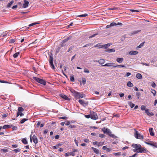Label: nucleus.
Masks as SVG:
<instances>
[{"label": "nucleus", "instance_id": "1", "mask_svg": "<svg viewBox=\"0 0 157 157\" xmlns=\"http://www.w3.org/2000/svg\"><path fill=\"white\" fill-rule=\"evenodd\" d=\"M49 63L51 67L53 69H55V67L53 63V55L52 53L49 54Z\"/></svg>", "mask_w": 157, "mask_h": 157}, {"label": "nucleus", "instance_id": "11", "mask_svg": "<svg viewBox=\"0 0 157 157\" xmlns=\"http://www.w3.org/2000/svg\"><path fill=\"white\" fill-rule=\"evenodd\" d=\"M24 3L23 4L22 7L23 8H26L28 7L29 2L28 1H27L26 0H24Z\"/></svg>", "mask_w": 157, "mask_h": 157}, {"label": "nucleus", "instance_id": "46", "mask_svg": "<svg viewBox=\"0 0 157 157\" xmlns=\"http://www.w3.org/2000/svg\"><path fill=\"white\" fill-rule=\"evenodd\" d=\"M145 42H143V43H141L139 46H138V48H140L143 47L144 45V43Z\"/></svg>", "mask_w": 157, "mask_h": 157}, {"label": "nucleus", "instance_id": "51", "mask_svg": "<svg viewBox=\"0 0 157 157\" xmlns=\"http://www.w3.org/2000/svg\"><path fill=\"white\" fill-rule=\"evenodd\" d=\"M113 154L114 155H121V153L120 152L115 153H114Z\"/></svg>", "mask_w": 157, "mask_h": 157}, {"label": "nucleus", "instance_id": "10", "mask_svg": "<svg viewBox=\"0 0 157 157\" xmlns=\"http://www.w3.org/2000/svg\"><path fill=\"white\" fill-rule=\"evenodd\" d=\"M115 64L114 63H107L105 64L102 65V66H106L108 67H117L116 66H114V65Z\"/></svg>", "mask_w": 157, "mask_h": 157}, {"label": "nucleus", "instance_id": "61", "mask_svg": "<svg viewBox=\"0 0 157 157\" xmlns=\"http://www.w3.org/2000/svg\"><path fill=\"white\" fill-rule=\"evenodd\" d=\"M141 64L143 65H146V66H149V64L148 63H141Z\"/></svg>", "mask_w": 157, "mask_h": 157}, {"label": "nucleus", "instance_id": "2", "mask_svg": "<svg viewBox=\"0 0 157 157\" xmlns=\"http://www.w3.org/2000/svg\"><path fill=\"white\" fill-rule=\"evenodd\" d=\"M102 130L104 133H107L110 136L112 137H113L114 136L113 134H111L110 130L107 128H105V127L103 128L102 129Z\"/></svg>", "mask_w": 157, "mask_h": 157}, {"label": "nucleus", "instance_id": "49", "mask_svg": "<svg viewBox=\"0 0 157 157\" xmlns=\"http://www.w3.org/2000/svg\"><path fill=\"white\" fill-rule=\"evenodd\" d=\"M88 15L87 14H84L78 16L79 17H86Z\"/></svg>", "mask_w": 157, "mask_h": 157}, {"label": "nucleus", "instance_id": "43", "mask_svg": "<svg viewBox=\"0 0 157 157\" xmlns=\"http://www.w3.org/2000/svg\"><path fill=\"white\" fill-rule=\"evenodd\" d=\"M86 80L85 78L82 79V83L83 85H84L86 83Z\"/></svg>", "mask_w": 157, "mask_h": 157}, {"label": "nucleus", "instance_id": "47", "mask_svg": "<svg viewBox=\"0 0 157 157\" xmlns=\"http://www.w3.org/2000/svg\"><path fill=\"white\" fill-rule=\"evenodd\" d=\"M84 72L85 73H89L90 71L87 69L85 68L84 70Z\"/></svg>", "mask_w": 157, "mask_h": 157}, {"label": "nucleus", "instance_id": "41", "mask_svg": "<svg viewBox=\"0 0 157 157\" xmlns=\"http://www.w3.org/2000/svg\"><path fill=\"white\" fill-rule=\"evenodd\" d=\"M98 33H95L94 35H93L91 36H89V38H92L94 37H95L96 36L98 35Z\"/></svg>", "mask_w": 157, "mask_h": 157}, {"label": "nucleus", "instance_id": "62", "mask_svg": "<svg viewBox=\"0 0 157 157\" xmlns=\"http://www.w3.org/2000/svg\"><path fill=\"white\" fill-rule=\"evenodd\" d=\"M119 95L120 96V97H123L124 96V94L123 93H119Z\"/></svg>", "mask_w": 157, "mask_h": 157}, {"label": "nucleus", "instance_id": "17", "mask_svg": "<svg viewBox=\"0 0 157 157\" xmlns=\"http://www.w3.org/2000/svg\"><path fill=\"white\" fill-rule=\"evenodd\" d=\"M138 53V52L137 51H130L129 52V54L130 55H136Z\"/></svg>", "mask_w": 157, "mask_h": 157}, {"label": "nucleus", "instance_id": "25", "mask_svg": "<svg viewBox=\"0 0 157 157\" xmlns=\"http://www.w3.org/2000/svg\"><path fill=\"white\" fill-rule=\"evenodd\" d=\"M111 45L112 44L111 43H108L107 44L103 45V46L106 49Z\"/></svg>", "mask_w": 157, "mask_h": 157}, {"label": "nucleus", "instance_id": "16", "mask_svg": "<svg viewBox=\"0 0 157 157\" xmlns=\"http://www.w3.org/2000/svg\"><path fill=\"white\" fill-rule=\"evenodd\" d=\"M140 31H141L140 30H136V31L134 30V31H132V32H131L130 35H132L136 34L137 33H138L140 32Z\"/></svg>", "mask_w": 157, "mask_h": 157}, {"label": "nucleus", "instance_id": "39", "mask_svg": "<svg viewBox=\"0 0 157 157\" xmlns=\"http://www.w3.org/2000/svg\"><path fill=\"white\" fill-rule=\"evenodd\" d=\"M116 66L117 67H122L124 68H127L126 66L124 65H116Z\"/></svg>", "mask_w": 157, "mask_h": 157}, {"label": "nucleus", "instance_id": "60", "mask_svg": "<svg viewBox=\"0 0 157 157\" xmlns=\"http://www.w3.org/2000/svg\"><path fill=\"white\" fill-rule=\"evenodd\" d=\"M151 85V86L153 88L155 87L156 86V84L154 82H153Z\"/></svg>", "mask_w": 157, "mask_h": 157}, {"label": "nucleus", "instance_id": "30", "mask_svg": "<svg viewBox=\"0 0 157 157\" xmlns=\"http://www.w3.org/2000/svg\"><path fill=\"white\" fill-rule=\"evenodd\" d=\"M14 1L13 0L11 1L7 5V7H10L11 5L13 3Z\"/></svg>", "mask_w": 157, "mask_h": 157}, {"label": "nucleus", "instance_id": "44", "mask_svg": "<svg viewBox=\"0 0 157 157\" xmlns=\"http://www.w3.org/2000/svg\"><path fill=\"white\" fill-rule=\"evenodd\" d=\"M110 26L111 27L113 26L117 25V24L115 22L111 23L110 24Z\"/></svg>", "mask_w": 157, "mask_h": 157}, {"label": "nucleus", "instance_id": "13", "mask_svg": "<svg viewBox=\"0 0 157 157\" xmlns=\"http://www.w3.org/2000/svg\"><path fill=\"white\" fill-rule=\"evenodd\" d=\"M34 143L36 144L38 143V140L37 137L35 135H33L32 137Z\"/></svg>", "mask_w": 157, "mask_h": 157}, {"label": "nucleus", "instance_id": "20", "mask_svg": "<svg viewBox=\"0 0 157 157\" xmlns=\"http://www.w3.org/2000/svg\"><path fill=\"white\" fill-rule=\"evenodd\" d=\"M124 60L123 58H117L116 59V61L119 63H121Z\"/></svg>", "mask_w": 157, "mask_h": 157}, {"label": "nucleus", "instance_id": "4", "mask_svg": "<svg viewBox=\"0 0 157 157\" xmlns=\"http://www.w3.org/2000/svg\"><path fill=\"white\" fill-rule=\"evenodd\" d=\"M33 78L34 80H35L38 83H39L44 85H45L46 84V81L43 80V79L35 77H33Z\"/></svg>", "mask_w": 157, "mask_h": 157}, {"label": "nucleus", "instance_id": "55", "mask_svg": "<svg viewBox=\"0 0 157 157\" xmlns=\"http://www.w3.org/2000/svg\"><path fill=\"white\" fill-rule=\"evenodd\" d=\"M12 146L13 148H16L17 147L18 145L17 144H13L12 145Z\"/></svg>", "mask_w": 157, "mask_h": 157}, {"label": "nucleus", "instance_id": "52", "mask_svg": "<svg viewBox=\"0 0 157 157\" xmlns=\"http://www.w3.org/2000/svg\"><path fill=\"white\" fill-rule=\"evenodd\" d=\"M15 40L14 39H12L10 40L9 41V43H13L15 42Z\"/></svg>", "mask_w": 157, "mask_h": 157}, {"label": "nucleus", "instance_id": "19", "mask_svg": "<svg viewBox=\"0 0 157 157\" xmlns=\"http://www.w3.org/2000/svg\"><path fill=\"white\" fill-rule=\"evenodd\" d=\"M91 148L96 154H99V151L97 149L93 147H92Z\"/></svg>", "mask_w": 157, "mask_h": 157}, {"label": "nucleus", "instance_id": "57", "mask_svg": "<svg viewBox=\"0 0 157 157\" xmlns=\"http://www.w3.org/2000/svg\"><path fill=\"white\" fill-rule=\"evenodd\" d=\"M37 24V23H32V24H29V27H31V26H33L36 24Z\"/></svg>", "mask_w": 157, "mask_h": 157}, {"label": "nucleus", "instance_id": "56", "mask_svg": "<svg viewBox=\"0 0 157 157\" xmlns=\"http://www.w3.org/2000/svg\"><path fill=\"white\" fill-rule=\"evenodd\" d=\"M84 142H85L86 143H89L90 142L89 140L88 139H85L84 140Z\"/></svg>", "mask_w": 157, "mask_h": 157}, {"label": "nucleus", "instance_id": "7", "mask_svg": "<svg viewBox=\"0 0 157 157\" xmlns=\"http://www.w3.org/2000/svg\"><path fill=\"white\" fill-rule=\"evenodd\" d=\"M134 136L135 138L136 139H142V140L144 139L143 136L141 135L136 130H135Z\"/></svg>", "mask_w": 157, "mask_h": 157}, {"label": "nucleus", "instance_id": "35", "mask_svg": "<svg viewBox=\"0 0 157 157\" xmlns=\"http://www.w3.org/2000/svg\"><path fill=\"white\" fill-rule=\"evenodd\" d=\"M71 91L73 94L74 96L75 95V94H76V93L77 92L73 89H71Z\"/></svg>", "mask_w": 157, "mask_h": 157}, {"label": "nucleus", "instance_id": "37", "mask_svg": "<svg viewBox=\"0 0 157 157\" xmlns=\"http://www.w3.org/2000/svg\"><path fill=\"white\" fill-rule=\"evenodd\" d=\"M64 123L65 125H68L70 124L71 123L70 121H66L64 122Z\"/></svg>", "mask_w": 157, "mask_h": 157}, {"label": "nucleus", "instance_id": "50", "mask_svg": "<svg viewBox=\"0 0 157 157\" xmlns=\"http://www.w3.org/2000/svg\"><path fill=\"white\" fill-rule=\"evenodd\" d=\"M151 93L153 94L154 96H155V95L156 92L155 90H152L151 91Z\"/></svg>", "mask_w": 157, "mask_h": 157}, {"label": "nucleus", "instance_id": "36", "mask_svg": "<svg viewBox=\"0 0 157 157\" xmlns=\"http://www.w3.org/2000/svg\"><path fill=\"white\" fill-rule=\"evenodd\" d=\"M93 44L91 43H89L87 44L82 47L83 48L86 47L88 46H89L90 45H92Z\"/></svg>", "mask_w": 157, "mask_h": 157}, {"label": "nucleus", "instance_id": "26", "mask_svg": "<svg viewBox=\"0 0 157 157\" xmlns=\"http://www.w3.org/2000/svg\"><path fill=\"white\" fill-rule=\"evenodd\" d=\"M127 85L129 87H132L133 86V84L130 81L127 82Z\"/></svg>", "mask_w": 157, "mask_h": 157}, {"label": "nucleus", "instance_id": "23", "mask_svg": "<svg viewBox=\"0 0 157 157\" xmlns=\"http://www.w3.org/2000/svg\"><path fill=\"white\" fill-rule=\"evenodd\" d=\"M105 61L104 59H100L98 61V62L100 64H103L105 63Z\"/></svg>", "mask_w": 157, "mask_h": 157}, {"label": "nucleus", "instance_id": "29", "mask_svg": "<svg viewBox=\"0 0 157 157\" xmlns=\"http://www.w3.org/2000/svg\"><path fill=\"white\" fill-rule=\"evenodd\" d=\"M26 118H23L22 119L21 121H20V123L21 124H23L26 121H27L28 120Z\"/></svg>", "mask_w": 157, "mask_h": 157}, {"label": "nucleus", "instance_id": "34", "mask_svg": "<svg viewBox=\"0 0 157 157\" xmlns=\"http://www.w3.org/2000/svg\"><path fill=\"white\" fill-rule=\"evenodd\" d=\"M71 38V37H69L68 38H67V39H64V40H63L62 42H63V44H64L66 42H67L69 39H70Z\"/></svg>", "mask_w": 157, "mask_h": 157}, {"label": "nucleus", "instance_id": "14", "mask_svg": "<svg viewBox=\"0 0 157 157\" xmlns=\"http://www.w3.org/2000/svg\"><path fill=\"white\" fill-rule=\"evenodd\" d=\"M149 110L148 109H146L145 111L147 115L149 116H153L154 115V113L152 112H149Z\"/></svg>", "mask_w": 157, "mask_h": 157}, {"label": "nucleus", "instance_id": "28", "mask_svg": "<svg viewBox=\"0 0 157 157\" xmlns=\"http://www.w3.org/2000/svg\"><path fill=\"white\" fill-rule=\"evenodd\" d=\"M17 117H18L19 115H20V116H24V114L22 113L21 112H18L17 113Z\"/></svg>", "mask_w": 157, "mask_h": 157}, {"label": "nucleus", "instance_id": "42", "mask_svg": "<svg viewBox=\"0 0 157 157\" xmlns=\"http://www.w3.org/2000/svg\"><path fill=\"white\" fill-rule=\"evenodd\" d=\"M146 106L144 105H142L141 106V109L142 110H144L145 109Z\"/></svg>", "mask_w": 157, "mask_h": 157}, {"label": "nucleus", "instance_id": "24", "mask_svg": "<svg viewBox=\"0 0 157 157\" xmlns=\"http://www.w3.org/2000/svg\"><path fill=\"white\" fill-rule=\"evenodd\" d=\"M136 77L139 79H141L142 77L140 73H138L136 74Z\"/></svg>", "mask_w": 157, "mask_h": 157}, {"label": "nucleus", "instance_id": "27", "mask_svg": "<svg viewBox=\"0 0 157 157\" xmlns=\"http://www.w3.org/2000/svg\"><path fill=\"white\" fill-rule=\"evenodd\" d=\"M22 143L25 144H27L28 143L27 141L26 138H24L22 140Z\"/></svg>", "mask_w": 157, "mask_h": 157}, {"label": "nucleus", "instance_id": "32", "mask_svg": "<svg viewBox=\"0 0 157 157\" xmlns=\"http://www.w3.org/2000/svg\"><path fill=\"white\" fill-rule=\"evenodd\" d=\"M24 109L22 107H19L18 108V112H22L24 111Z\"/></svg>", "mask_w": 157, "mask_h": 157}, {"label": "nucleus", "instance_id": "53", "mask_svg": "<svg viewBox=\"0 0 157 157\" xmlns=\"http://www.w3.org/2000/svg\"><path fill=\"white\" fill-rule=\"evenodd\" d=\"M74 46H71L69 49H68V52H69V51H70L71 50L74 48Z\"/></svg>", "mask_w": 157, "mask_h": 157}, {"label": "nucleus", "instance_id": "5", "mask_svg": "<svg viewBox=\"0 0 157 157\" xmlns=\"http://www.w3.org/2000/svg\"><path fill=\"white\" fill-rule=\"evenodd\" d=\"M90 118L93 120H96L98 118V116L96 113L93 111L90 112Z\"/></svg>", "mask_w": 157, "mask_h": 157}, {"label": "nucleus", "instance_id": "45", "mask_svg": "<svg viewBox=\"0 0 157 157\" xmlns=\"http://www.w3.org/2000/svg\"><path fill=\"white\" fill-rule=\"evenodd\" d=\"M76 128V126L75 125H70L68 127L69 128Z\"/></svg>", "mask_w": 157, "mask_h": 157}, {"label": "nucleus", "instance_id": "6", "mask_svg": "<svg viewBox=\"0 0 157 157\" xmlns=\"http://www.w3.org/2000/svg\"><path fill=\"white\" fill-rule=\"evenodd\" d=\"M74 96L76 99L80 98L85 97V95L77 92Z\"/></svg>", "mask_w": 157, "mask_h": 157}, {"label": "nucleus", "instance_id": "63", "mask_svg": "<svg viewBox=\"0 0 157 157\" xmlns=\"http://www.w3.org/2000/svg\"><path fill=\"white\" fill-rule=\"evenodd\" d=\"M85 117L87 118H90V115H85Z\"/></svg>", "mask_w": 157, "mask_h": 157}, {"label": "nucleus", "instance_id": "64", "mask_svg": "<svg viewBox=\"0 0 157 157\" xmlns=\"http://www.w3.org/2000/svg\"><path fill=\"white\" fill-rule=\"evenodd\" d=\"M137 153H135L133 155L129 156V157H135V156L137 155Z\"/></svg>", "mask_w": 157, "mask_h": 157}, {"label": "nucleus", "instance_id": "12", "mask_svg": "<svg viewBox=\"0 0 157 157\" xmlns=\"http://www.w3.org/2000/svg\"><path fill=\"white\" fill-rule=\"evenodd\" d=\"M141 145L139 144H133L132 145V146L134 148L136 149H138L140 148V147Z\"/></svg>", "mask_w": 157, "mask_h": 157}, {"label": "nucleus", "instance_id": "21", "mask_svg": "<svg viewBox=\"0 0 157 157\" xmlns=\"http://www.w3.org/2000/svg\"><path fill=\"white\" fill-rule=\"evenodd\" d=\"M105 51L108 52H114L115 51V50L114 49H107Z\"/></svg>", "mask_w": 157, "mask_h": 157}, {"label": "nucleus", "instance_id": "40", "mask_svg": "<svg viewBox=\"0 0 157 157\" xmlns=\"http://www.w3.org/2000/svg\"><path fill=\"white\" fill-rule=\"evenodd\" d=\"M20 151V149L19 148L14 149L13 150V151H14L16 153L19 152Z\"/></svg>", "mask_w": 157, "mask_h": 157}, {"label": "nucleus", "instance_id": "31", "mask_svg": "<svg viewBox=\"0 0 157 157\" xmlns=\"http://www.w3.org/2000/svg\"><path fill=\"white\" fill-rule=\"evenodd\" d=\"M20 54L19 52H17L16 53H15L13 55V57L14 58H16L18 57V55Z\"/></svg>", "mask_w": 157, "mask_h": 157}, {"label": "nucleus", "instance_id": "38", "mask_svg": "<svg viewBox=\"0 0 157 157\" xmlns=\"http://www.w3.org/2000/svg\"><path fill=\"white\" fill-rule=\"evenodd\" d=\"M70 80L72 82H74L75 81L74 77L73 76H70Z\"/></svg>", "mask_w": 157, "mask_h": 157}, {"label": "nucleus", "instance_id": "15", "mask_svg": "<svg viewBox=\"0 0 157 157\" xmlns=\"http://www.w3.org/2000/svg\"><path fill=\"white\" fill-rule=\"evenodd\" d=\"M61 97L63 99L69 101L70 100V99L68 98L66 95L64 94H61Z\"/></svg>", "mask_w": 157, "mask_h": 157}, {"label": "nucleus", "instance_id": "54", "mask_svg": "<svg viewBox=\"0 0 157 157\" xmlns=\"http://www.w3.org/2000/svg\"><path fill=\"white\" fill-rule=\"evenodd\" d=\"M1 151H2L4 152H6L8 151V150L7 149H1Z\"/></svg>", "mask_w": 157, "mask_h": 157}, {"label": "nucleus", "instance_id": "8", "mask_svg": "<svg viewBox=\"0 0 157 157\" xmlns=\"http://www.w3.org/2000/svg\"><path fill=\"white\" fill-rule=\"evenodd\" d=\"M78 101L80 104L84 106H87L88 104V102L87 101H86L83 100H79Z\"/></svg>", "mask_w": 157, "mask_h": 157}, {"label": "nucleus", "instance_id": "58", "mask_svg": "<svg viewBox=\"0 0 157 157\" xmlns=\"http://www.w3.org/2000/svg\"><path fill=\"white\" fill-rule=\"evenodd\" d=\"M60 119H67V117H60L59 118Z\"/></svg>", "mask_w": 157, "mask_h": 157}, {"label": "nucleus", "instance_id": "22", "mask_svg": "<svg viewBox=\"0 0 157 157\" xmlns=\"http://www.w3.org/2000/svg\"><path fill=\"white\" fill-rule=\"evenodd\" d=\"M12 127V125H5L2 127L3 129H6L7 128H9Z\"/></svg>", "mask_w": 157, "mask_h": 157}, {"label": "nucleus", "instance_id": "3", "mask_svg": "<svg viewBox=\"0 0 157 157\" xmlns=\"http://www.w3.org/2000/svg\"><path fill=\"white\" fill-rule=\"evenodd\" d=\"M134 152H136L138 153H146L148 152V151L145 147H142L141 146L140 148L137 149H135L133 151Z\"/></svg>", "mask_w": 157, "mask_h": 157}, {"label": "nucleus", "instance_id": "59", "mask_svg": "<svg viewBox=\"0 0 157 157\" xmlns=\"http://www.w3.org/2000/svg\"><path fill=\"white\" fill-rule=\"evenodd\" d=\"M0 82L5 83H8V82H7V81H5L4 80H1Z\"/></svg>", "mask_w": 157, "mask_h": 157}, {"label": "nucleus", "instance_id": "48", "mask_svg": "<svg viewBox=\"0 0 157 157\" xmlns=\"http://www.w3.org/2000/svg\"><path fill=\"white\" fill-rule=\"evenodd\" d=\"M63 144L62 142H61L60 143L56 145V146H57V148L61 146Z\"/></svg>", "mask_w": 157, "mask_h": 157}, {"label": "nucleus", "instance_id": "33", "mask_svg": "<svg viewBox=\"0 0 157 157\" xmlns=\"http://www.w3.org/2000/svg\"><path fill=\"white\" fill-rule=\"evenodd\" d=\"M128 104L130 106V107L132 108H133L135 106L134 104H133L131 102H129L128 103Z\"/></svg>", "mask_w": 157, "mask_h": 157}, {"label": "nucleus", "instance_id": "18", "mask_svg": "<svg viewBox=\"0 0 157 157\" xmlns=\"http://www.w3.org/2000/svg\"><path fill=\"white\" fill-rule=\"evenodd\" d=\"M153 129L151 128H150L149 129L150 134L151 136H154V133L153 131Z\"/></svg>", "mask_w": 157, "mask_h": 157}, {"label": "nucleus", "instance_id": "9", "mask_svg": "<svg viewBox=\"0 0 157 157\" xmlns=\"http://www.w3.org/2000/svg\"><path fill=\"white\" fill-rule=\"evenodd\" d=\"M150 142H145V143L148 145H151L152 146H154L155 147L157 148V144L156 142H154L151 141H150Z\"/></svg>", "mask_w": 157, "mask_h": 157}]
</instances>
